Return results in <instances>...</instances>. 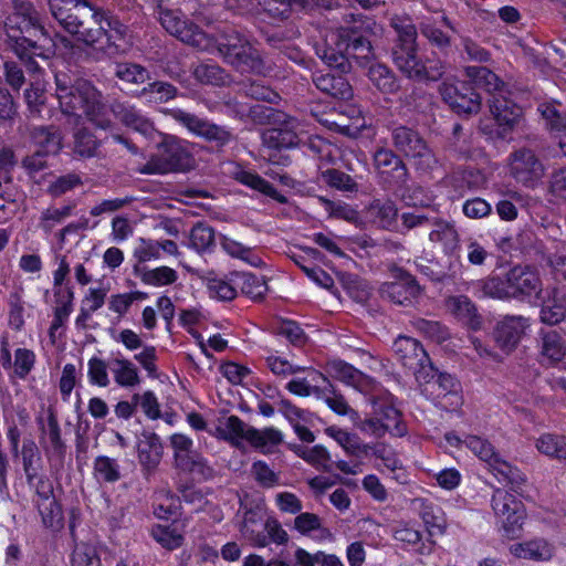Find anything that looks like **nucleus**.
<instances>
[{"label":"nucleus","instance_id":"obj_1","mask_svg":"<svg viewBox=\"0 0 566 566\" xmlns=\"http://www.w3.org/2000/svg\"><path fill=\"white\" fill-rule=\"evenodd\" d=\"M392 27L398 33V44L392 56L396 66L408 77L417 80L437 81L443 73V66L440 61L429 57L422 61L418 56L416 42V28L409 19H395Z\"/></svg>","mask_w":566,"mask_h":566},{"label":"nucleus","instance_id":"obj_11","mask_svg":"<svg viewBox=\"0 0 566 566\" xmlns=\"http://www.w3.org/2000/svg\"><path fill=\"white\" fill-rule=\"evenodd\" d=\"M174 458L178 469L191 474L197 480H207L212 475V469L205 458L192 449V440L181 433L170 438Z\"/></svg>","mask_w":566,"mask_h":566},{"label":"nucleus","instance_id":"obj_15","mask_svg":"<svg viewBox=\"0 0 566 566\" xmlns=\"http://www.w3.org/2000/svg\"><path fill=\"white\" fill-rule=\"evenodd\" d=\"M305 129L295 118L287 117L277 127L262 134L263 144L269 148H292L304 140Z\"/></svg>","mask_w":566,"mask_h":566},{"label":"nucleus","instance_id":"obj_46","mask_svg":"<svg viewBox=\"0 0 566 566\" xmlns=\"http://www.w3.org/2000/svg\"><path fill=\"white\" fill-rule=\"evenodd\" d=\"M373 454L382 461L384 467L392 473V479L399 483L407 482V474L395 454L390 449L384 446L377 444L373 448Z\"/></svg>","mask_w":566,"mask_h":566},{"label":"nucleus","instance_id":"obj_64","mask_svg":"<svg viewBox=\"0 0 566 566\" xmlns=\"http://www.w3.org/2000/svg\"><path fill=\"white\" fill-rule=\"evenodd\" d=\"M137 406L149 419H158L160 417V407L156 395L153 391H144L132 396Z\"/></svg>","mask_w":566,"mask_h":566},{"label":"nucleus","instance_id":"obj_45","mask_svg":"<svg viewBox=\"0 0 566 566\" xmlns=\"http://www.w3.org/2000/svg\"><path fill=\"white\" fill-rule=\"evenodd\" d=\"M371 403L374 413L379 416L389 432L397 436L403 434L405 428L400 426V413L394 406L379 400H371Z\"/></svg>","mask_w":566,"mask_h":566},{"label":"nucleus","instance_id":"obj_28","mask_svg":"<svg viewBox=\"0 0 566 566\" xmlns=\"http://www.w3.org/2000/svg\"><path fill=\"white\" fill-rule=\"evenodd\" d=\"M541 321L545 324L555 325L566 316V293L553 289L542 300Z\"/></svg>","mask_w":566,"mask_h":566},{"label":"nucleus","instance_id":"obj_60","mask_svg":"<svg viewBox=\"0 0 566 566\" xmlns=\"http://www.w3.org/2000/svg\"><path fill=\"white\" fill-rule=\"evenodd\" d=\"M133 256L139 263L159 260L161 258L159 241L139 238L134 248Z\"/></svg>","mask_w":566,"mask_h":566},{"label":"nucleus","instance_id":"obj_37","mask_svg":"<svg viewBox=\"0 0 566 566\" xmlns=\"http://www.w3.org/2000/svg\"><path fill=\"white\" fill-rule=\"evenodd\" d=\"M319 377L327 385L321 391V398L324 402L337 415L349 416L354 421L358 420L359 417L357 411L349 407L344 396L336 391L323 375H319Z\"/></svg>","mask_w":566,"mask_h":566},{"label":"nucleus","instance_id":"obj_14","mask_svg":"<svg viewBox=\"0 0 566 566\" xmlns=\"http://www.w3.org/2000/svg\"><path fill=\"white\" fill-rule=\"evenodd\" d=\"M443 101L460 115L478 113L481 107L480 96L462 82H444L441 86Z\"/></svg>","mask_w":566,"mask_h":566},{"label":"nucleus","instance_id":"obj_22","mask_svg":"<svg viewBox=\"0 0 566 566\" xmlns=\"http://www.w3.org/2000/svg\"><path fill=\"white\" fill-rule=\"evenodd\" d=\"M509 552L518 559L548 562L553 558L555 548L554 545L545 538L536 537L512 544L509 547Z\"/></svg>","mask_w":566,"mask_h":566},{"label":"nucleus","instance_id":"obj_8","mask_svg":"<svg viewBox=\"0 0 566 566\" xmlns=\"http://www.w3.org/2000/svg\"><path fill=\"white\" fill-rule=\"evenodd\" d=\"M464 446L488 465L499 482L510 484L514 492L521 489L525 482L522 472L501 459L488 440L478 436H467L464 438Z\"/></svg>","mask_w":566,"mask_h":566},{"label":"nucleus","instance_id":"obj_34","mask_svg":"<svg viewBox=\"0 0 566 566\" xmlns=\"http://www.w3.org/2000/svg\"><path fill=\"white\" fill-rule=\"evenodd\" d=\"M448 311L454 315L459 321L469 325L472 329H479L481 326V319L476 315L475 307L469 297L451 296L447 300Z\"/></svg>","mask_w":566,"mask_h":566},{"label":"nucleus","instance_id":"obj_29","mask_svg":"<svg viewBox=\"0 0 566 566\" xmlns=\"http://www.w3.org/2000/svg\"><path fill=\"white\" fill-rule=\"evenodd\" d=\"M313 81L318 90L339 99H349L353 90L349 83L340 75L336 76L329 72L318 71L314 74Z\"/></svg>","mask_w":566,"mask_h":566},{"label":"nucleus","instance_id":"obj_24","mask_svg":"<svg viewBox=\"0 0 566 566\" xmlns=\"http://www.w3.org/2000/svg\"><path fill=\"white\" fill-rule=\"evenodd\" d=\"M381 295L400 305L409 304L420 292L415 280L408 274H401L395 282L385 283L381 286Z\"/></svg>","mask_w":566,"mask_h":566},{"label":"nucleus","instance_id":"obj_23","mask_svg":"<svg viewBox=\"0 0 566 566\" xmlns=\"http://www.w3.org/2000/svg\"><path fill=\"white\" fill-rule=\"evenodd\" d=\"M432 387L440 406L446 410L454 411L462 406L461 386L453 376L440 374L432 382Z\"/></svg>","mask_w":566,"mask_h":566},{"label":"nucleus","instance_id":"obj_63","mask_svg":"<svg viewBox=\"0 0 566 566\" xmlns=\"http://www.w3.org/2000/svg\"><path fill=\"white\" fill-rule=\"evenodd\" d=\"M214 241L213 230L205 224L198 223L190 232V247L197 251L208 250Z\"/></svg>","mask_w":566,"mask_h":566},{"label":"nucleus","instance_id":"obj_31","mask_svg":"<svg viewBox=\"0 0 566 566\" xmlns=\"http://www.w3.org/2000/svg\"><path fill=\"white\" fill-rule=\"evenodd\" d=\"M263 528L264 513L262 509H250L243 513V517L240 523V532L245 538L250 539L255 545L264 546L265 537L262 534Z\"/></svg>","mask_w":566,"mask_h":566},{"label":"nucleus","instance_id":"obj_40","mask_svg":"<svg viewBox=\"0 0 566 566\" xmlns=\"http://www.w3.org/2000/svg\"><path fill=\"white\" fill-rule=\"evenodd\" d=\"M413 504L417 509L420 510V517L431 536L441 535L444 533L446 521L440 514L439 510H436L431 504H428L422 499H416Z\"/></svg>","mask_w":566,"mask_h":566},{"label":"nucleus","instance_id":"obj_25","mask_svg":"<svg viewBox=\"0 0 566 566\" xmlns=\"http://www.w3.org/2000/svg\"><path fill=\"white\" fill-rule=\"evenodd\" d=\"M108 368L118 387L135 388L142 381L137 366L122 355L111 358L108 360Z\"/></svg>","mask_w":566,"mask_h":566},{"label":"nucleus","instance_id":"obj_44","mask_svg":"<svg viewBox=\"0 0 566 566\" xmlns=\"http://www.w3.org/2000/svg\"><path fill=\"white\" fill-rule=\"evenodd\" d=\"M235 283L243 294L252 300L262 298L268 292V285L263 276L243 272L235 275Z\"/></svg>","mask_w":566,"mask_h":566},{"label":"nucleus","instance_id":"obj_7","mask_svg":"<svg viewBox=\"0 0 566 566\" xmlns=\"http://www.w3.org/2000/svg\"><path fill=\"white\" fill-rule=\"evenodd\" d=\"M161 137L157 154L148 161L145 172L166 174L189 169L193 164L190 144L171 135Z\"/></svg>","mask_w":566,"mask_h":566},{"label":"nucleus","instance_id":"obj_27","mask_svg":"<svg viewBox=\"0 0 566 566\" xmlns=\"http://www.w3.org/2000/svg\"><path fill=\"white\" fill-rule=\"evenodd\" d=\"M137 453L140 464L146 470L155 469L163 457V444L157 434L144 432L137 440Z\"/></svg>","mask_w":566,"mask_h":566},{"label":"nucleus","instance_id":"obj_58","mask_svg":"<svg viewBox=\"0 0 566 566\" xmlns=\"http://www.w3.org/2000/svg\"><path fill=\"white\" fill-rule=\"evenodd\" d=\"M94 474L98 481L115 482L119 479V467L108 457H98L94 461Z\"/></svg>","mask_w":566,"mask_h":566},{"label":"nucleus","instance_id":"obj_52","mask_svg":"<svg viewBox=\"0 0 566 566\" xmlns=\"http://www.w3.org/2000/svg\"><path fill=\"white\" fill-rule=\"evenodd\" d=\"M394 537L398 542L415 547V549L420 554H424L427 552L424 545H420V532L409 523H399L394 531Z\"/></svg>","mask_w":566,"mask_h":566},{"label":"nucleus","instance_id":"obj_59","mask_svg":"<svg viewBox=\"0 0 566 566\" xmlns=\"http://www.w3.org/2000/svg\"><path fill=\"white\" fill-rule=\"evenodd\" d=\"M108 363H105L98 357L90 358L87 363V377L92 385L105 388L109 385V377L107 373Z\"/></svg>","mask_w":566,"mask_h":566},{"label":"nucleus","instance_id":"obj_2","mask_svg":"<svg viewBox=\"0 0 566 566\" xmlns=\"http://www.w3.org/2000/svg\"><path fill=\"white\" fill-rule=\"evenodd\" d=\"M359 31L360 27L355 25L350 31L340 28L326 32L323 41L316 45L317 55L327 66L346 72L349 59L367 57L370 53V43Z\"/></svg>","mask_w":566,"mask_h":566},{"label":"nucleus","instance_id":"obj_9","mask_svg":"<svg viewBox=\"0 0 566 566\" xmlns=\"http://www.w3.org/2000/svg\"><path fill=\"white\" fill-rule=\"evenodd\" d=\"M491 504L503 536L510 539L520 537L526 518L522 501L505 489H496Z\"/></svg>","mask_w":566,"mask_h":566},{"label":"nucleus","instance_id":"obj_4","mask_svg":"<svg viewBox=\"0 0 566 566\" xmlns=\"http://www.w3.org/2000/svg\"><path fill=\"white\" fill-rule=\"evenodd\" d=\"M56 96L65 114L86 116L97 126L105 127L98 117L104 111L99 93L85 80H77L69 86L64 78L56 76Z\"/></svg>","mask_w":566,"mask_h":566},{"label":"nucleus","instance_id":"obj_26","mask_svg":"<svg viewBox=\"0 0 566 566\" xmlns=\"http://www.w3.org/2000/svg\"><path fill=\"white\" fill-rule=\"evenodd\" d=\"M113 112L123 124L138 132L146 138L153 139L157 135L161 136L156 130L153 123L134 106L118 104L114 106Z\"/></svg>","mask_w":566,"mask_h":566},{"label":"nucleus","instance_id":"obj_55","mask_svg":"<svg viewBox=\"0 0 566 566\" xmlns=\"http://www.w3.org/2000/svg\"><path fill=\"white\" fill-rule=\"evenodd\" d=\"M115 73L119 80L133 84H140L149 78V72L135 63H118Z\"/></svg>","mask_w":566,"mask_h":566},{"label":"nucleus","instance_id":"obj_51","mask_svg":"<svg viewBox=\"0 0 566 566\" xmlns=\"http://www.w3.org/2000/svg\"><path fill=\"white\" fill-rule=\"evenodd\" d=\"M193 75L196 80L203 84L221 85L227 83V74L216 64L202 63L195 67Z\"/></svg>","mask_w":566,"mask_h":566},{"label":"nucleus","instance_id":"obj_10","mask_svg":"<svg viewBox=\"0 0 566 566\" xmlns=\"http://www.w3.org/2000/svg\"><path fill=\"white\" fill-rule=\"evenodd\" d=\"M159 21L163 28L180 41L197 48L198 50H211L213 42L211 38L198 27L181 19L178 10L163 9L159 7Z\"/></svg>","mask_w":566,"mask_h":566},{"label":"nucleus","instance_id":"obj_54","mask_svg":"<svg viewBox=\"0 0 566 566\" xmlns=\"http://www.w3.org/2000/svg\"><path fill=\"white\" fill-rule=\"evenodd\" d=\"M61 149V136L56 130H38V157L56 155Z\"/></svg>","mask_w":566,"mask_h":566},{"label":"nucleus","instance_id":"obj_19","mask_svg":"<svg viewBox=\"0 0 566 566\" xmlns=\"http://www.w3.org/2000/svg\"><path fill=\"white\" fill-rule=\"evenodd\" d=\"M507 277L512 298L527 301H531L532 297L538 298L542 291L541 280L534 270L526 266H515L507 273Z\"/></svg>","mask_w":566,"mask_h":566},{"label":"nucleus","instance_id":"obj_20","mask_svg":"<svg viewBox=\"0 0 566 566\" xmlns=\"http://www.w3.org/2000/svg\"><path fill=\"white\" fill-rule=\"evenodd\" d=\"M394 350L401 363L416 374L430 365L427 353L415 338L399 336L394 343Z\"/></svg>","mask_w":566,"mask_h":566},{"label":"nucleus","instance_id":"obj_38","mask_svg":"<svg viewBox=\"0 0 566 566\" xmlns=\"http://www.w3.org/2000/svg\"><path fill=\"white\" fill-rule=\"evenodd\" d=\"M261 3L274 18H287L292 11H310L313 7V0H262Z\"/></svg>","mask_w":566,"mask_h":566},{"label":"nucleus","instance_id":"obj_17","mask_svg":"<svg viewBox=\"0 0 566 566\" xmlns=\"http://www.w3.org/2000/svg\"><path fill=\"white\" fill-rule=\"evenodd\" d=\"M530 327V322L523 316H506L501 319L494 329V340L505 354L515 349Z\"/></svg>","mask_w":566,"mask_h":566},{"label":"nucleus","instance_id":"obj_35","mask_svg":"<svg viewBox=\"0 0 566 566\" xmlns=\"http://www.w3.org/2000/svg\"><path fill=\"white\" fill-rule=\"evenodd\" d=\"M283 440V434L280 430L274 428H265L262 430L253 427L249 428L247 441L254 449L263 453L271 452Z\"/></svg>","mask_w":566,"mask_h":566},{"label":"nucleus","instance_id":"obj_56","mask_svg":"<svg viewBox=\"0 0 566 566\" xmlns=\"http://www.w3.org/2000/svg\"><path fill=\"white\" fill-rule=\"evenodd\" d=\"M72 566H101L97 548L86 543L77 544L73 551Z\"/></svg>","mask_w":566,"mask_h":566},{"label":"nucleus","instance_id":"obj_12","mask_svg":"<svg viewBox=\"0 0 566 566\" xmlns=\"http://www.w3.org/2000/svg\"><path fill=\"white\" fill-rule=\"evenodd\" d=\"M163 112L170 115L193 135L216 142L219 145H224L231 139V134L223 127L213 125L182 109H164Z\"/></svg>","mask_w":566,"mask_h":566},{"label":"nucleus","instance_id":"obj_62","mask_svg":"<svg viewBox=\"0 0 566 566\" xmlns=\"http://www.w3.org/2000/svg\"><path fill=\"white\" fill-rule=\"evenodd\" d=\"M207 287L211 297L221 301H231L237 295L235 287L222 277H208Z\"/></svg>","mask_w":566,"mask_h":566},{"label":"nucleus","instance_id":"obj_21","mask_svg":"<svg viewBox=\"0 0 566 566\" xmlns=\"http://www.w3.org/2000/svg\"><path fill=\"white\" fill-rule=\"evenodd\" d=\"M250 426L237 416H224L217 420L210 434L219 440L229 442L233 447H241L247 441Z\"/></svg>","mask_w":566,"mask_h":566},{"label":"nucleus","instance_id":"obj_32","mask_svg":"<svg viewBox=\"0 0 566 566\" xmlns=\"http://www.w3.org/2000/svg\"><path fill=\"white\" fill-rule=\"evenodd\" d=\"M325 433L332 438L347 454L361 455L367 454L370 447L361 442L360 438L337 426H329Z\"/></svg>","mask_w":566,"mask_h":566},{"label":"nucleus","instance_id":"obj_3","mask_svg":"<svg viewBox=\"0 0 566 566\" xmlns=\"http://www.w3.org/2000/svg\"><path fill=\"white\" fill-rule=\"evenodd\" d=\"M50 10L54 19L70 33H78L83 22L72 10L83 7L87 8L92 13V20L97 25L94 33L88 32L84 36V41L87 43H95L101 38L106 36L108 41L114 39L109 31L115 32L118 35H124L126 28L118 21L111 20L104 11L92 4L87 0H48Z\"/></svg>","mask_w":566,"mask_h":566},{"label":"nucleus","instance_id":"obj_5","mask_svg":"<svg viewBox=\"0 0 566 566\" xmlns=\"http://www.w3.org/2000/svg\"><path fill=\"white\" fill-rule=\"evenodd\" d=\"M467 76L478 86L485 88L488 92H496L490 101V109L499 126L496 134L504 137L521 115V108L510 102L502 91L503 83L500 78L484 66H468L465 69Z\"/></svg>","mask_w":566,"mask_h":566},{"label":"nucleus","instance_id":"obj_57","mask_svg":"<svg viewBox=\"0 0 566 566\" xmlns=\"http://www.w3.org/2000/svg\"><path fill=\"white\" fill-rule=\"evenodd\" d=\"M298 457L317 469H326L329 463V453L323 446H314L312 448L298 447L295 449Z\"/></svg>","mask_w":566,"mask_h":566},{"label":"nucleus","instance_id":"obj_42","mask_svg":"<svg viewBox=\"0 0 566 566\" xmlns=\"http://www.w3.org/2000/svg\"><path fill=\"white\" fill-rule=\"evenodd\" d=\"M431 242L439 243L447 253L453 252L459 243V235L454 227L446 221L434 223L429 234Z\"/></svg>","mask_w":566,"mask_h":566},{"label":"nucleus","instance_id":"obj_30","mask_svg":"<svg viewBox=\"0 0 566 566\" xmlns=\"http://www.w3.org/2000/svg\"><path fill=\"white\" fill-rule=\"evenodd\" d=\"M134 272L143 284L153 287H164L177 282L178 273L172 268L160 265L153 269L146 266L134 268Z\"/></svg>","mask_w":566,"mask_h":566},{"label":"nucleus","instance_id":"obj_13","mask_svg":"<svg viewBox=\"0 0 566 566\" xmlns=\"http://www.w3.org/2000/svg\"><path fill=\"white\" fill-rule=\"evenodd\" d=\"M510 174L520 184L535 187L544 176L542 163L531 150H518L510 157Z\"/></svg>","mask_w":566,"mask_h":566},{"label":"nucleus","instance_id":"obj_16","mask_svg":"<svg viewBox=\"0 0 566 566\" xmlns=\"http://www.w3.org/2000/svg\"><path fill=\"white\" fill-rule=\"evenodd\" d=\"M395 146L406 156L419 159V164L426 167L434 161L431 150L424 140L412 129L397 127L392 133Z\"/></svg>","mask_w":566,"mask_h":566},{"label":"nucleus","instance_id":"obj_53","mask_svg":"<svg viewBox=\"0 0 566 566\" xmlns=\"http://www.w3.org/2000/svg\"><path fill=\"white\" fill-rule=\"evenodd\" d=\"M375 165L382 175L396 172L397 177L402 176L400 159L390 150L380 149L374 156Z\"/></svg>","mask_w":566,"mask_h":566},{"label":"nucleus","instance_id":"obj_18","mask_svg":"<svg viewBox=\"0 0 566 566\" xmlns=\"http://www.w3.org/2000/svg\"><path fill=\"white\" fill-rule=\"evenodd\" d=\"M329 375L364 395L377 392L378 385L369 376L342 360H333L327 365Z\"/></svg>","mask_w":566,"mask_h":566},{"label":"nucleus","instance_id":"obj_41","mask_svg":"<svg viewBox=\"0 0 566 566\" xmlns=\"http://www.w3.org/2000/svg\"><path fill=\"white\" fill-rule=\"evenodd\" d=\"M151 536L159 545L169 551L177 549L184 544V530L177 525H154Z\"/></svg>","mask_w":566,"mask_h":566},{"label":"nucleus","instance_id":"obj_43","mask_svg":"<svg viewBox=\"0 0 566 566\" xmlns=\"http://www.w3.org/2000/svg\"><path fill=\"white\" fill-rule=\"evenodd\" d=\"M177 95L175 86L167 82H154L145 86L138 94L148 104L166 103Z\"/></svg>","mask_w":566,"mask_h":566},{"label":"nucleus","instance_id":"obj_49","mask_svg":"<svg viewBox=\"0 0 566 566\" xmlns=\"http://www.w3.org/2000/svg\"><path fill=\"white\" fill-rule=\"evenodd\" d=\"M368 77L382 93H392L397 90V82L394 74L382 64L370 65Z\"/></svg>","mask_w":566,"mask_h":566},{"label":"nucleus","instance_id":"obj_61","mask_svg":"<svg viewBox=\"0 0 566 566\" xmlns=\"http://www.w3.org/2000/svg\"><path fill=\"white\" fill-rule=\"evenodd\" d=\"M203 314L195 308L184 310L180 313V324L187 328V331L196 338L197 344L199 345L201 352L207 355L206 342L203 337L193 331V327L200 324L203 319Z\"/></svg>","mask_w":566,"mask_h":566},{"label":"nucleus","instance_id":"obj_6","mask_svg":"<svg viewBox=\"0 0 566 566\" xmlns=\"http://www.w3.org/2000/svg\"><path fill=\"white\" fill-rule=\"evenodd\" d=\"M211 41L213 46L207 51H217L227 63L240 72L264 73L265 67L259 50L238 31L231 30L221 34L218 40L211 39Z\"/></svg>","mask_w":566,"mask_h":566},{"label":"nucleus","instance_id":"obj_50","mask_svg":"<svg viewBox=\"0 0 566 566\" xmlns=\"http://www.w3.org/2000/svg\"><path fill=\"white\" fill-rule=\"evenodd\" d=\"M481 289V296H489L499 300H509L512 298L510 291L509 277H489L479 283Z\"/></svg>","mask_w":566,"mask_h":566},{"label":"nucleus","instance_id":"obj_33","mask_svg":"<svg viewBox=\"0 0 566 566\" xmlns=\"http://www.w3.org/2000/svg\"><path fill=\"white\" fill-rule=\"evenodd\" d=\"M541 356L548 364H566V340L556 331L542 336Z\"/></svg>","mask_w":566,"mask_h":566},{"label":"nucleus","instance_id":"obj_36","mask_svg":"<svg viewBox=\"0 0 566 566\" xmlns=\"http://www.w3.org/2000/svg\"><path fill=\"white\" fill-rule=\"evenodd\" d=\"M232 175L235 178V180H238L242 185L250 187L251 189H254L280 202L284 201V197L279 195L274 187L270 185L266 180L261 178L259 175L240 167L235 168Z\"/></svg>","mask_w":566,"mask_h":566},{"label":"nucleus","instance_id":"obj_48","mask_svg":"<svg viewBox=\"0 0 566 566\" xmlns=\"http://www.w3.org/2000/svg\"><path fill=\"white\" fill-rule=\"evenodd\" d=\"M397 212L398 210L391 201H376L368 209L369 217L381 228L391 227L396 221Z\"/></svg>","mask_w":566,"mask_h":566},{"label":"nucleus","instance_id":"obj_47","mask_svg":"<svg viewBox=\"0 0 566 566\" xmlns=\"http://www.w3.org/2000/svg\"><path fill=\"white\" fill-rule=\"evenodd\" d=\"M221 247L223 251L232 258L241 259L254 268L262 265L261 258L256 255L252 249L231 238L223 237L221 240Z\"/></svg>","mask_w":566,"mask_h":566},{"label":"nucleus","instance_id":"obj_39","mask_svg":"<svg viewBox=\"0 0 566 566\" xmlns=\"http://www.w3.org/2000/svg\"><path fill=\"white\" fill-rule=\"evenodd\" d=\"M537 451L546 457L566 460V437L543 433L535 441Z\"/></svg>","mask_w":566,"mask_h":566}]
</instances>
